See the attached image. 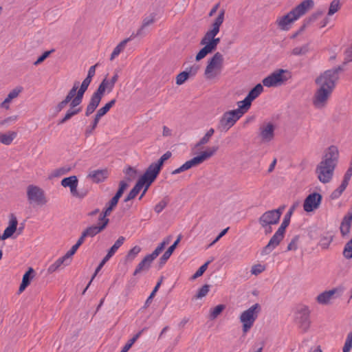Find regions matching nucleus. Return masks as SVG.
Wrapping results in <instances>:
<instances>
[{
	"label": "nucleus",
	"instance_id": "f257e3e1",
	"mask_svg": "<svg viewBox=\"0 0 352 352\" xmlns=\"http://www.w3.org/2000/svg\"><path fill=\"white\" fill-rule=\"evenodd\" d=\"M338 157L339 151L338 148L335 146H329L316 169V173L320 182L327 184L331 180Z\"/></svg>",
	"mask_w": 352,
	"mask_h": 352
},
{
	"label": "nucleus",
	"instance_id": "f03ea898",
	"mask_svg": "<svg viewBox=\"0 0 352 352\" xmlns=\"http://www.w3.org/2000/svg\"><path fill=\"white\" fill-rule=\"evenodd\" d=\"M314 6L313 0H304L296 6L290 12L276 20V23L282 30L287 31L289 29V25L304 15Z\"/></svg>",
	"mask_w": 352,
	"mask_h": 352
},
{
	"label": "nucleus",
	"instance_id": "7ed1b4c3",
	"mask_svg": "<svg viewBox=\"0 0 352 352\" xmlns=\"http://www.w3.org/2000/svg\"><path fill=\"white\" fill-rule=\"evenodd\" d=\"M292 77L291 73L283 69H279L263 78L262 82L265 87H278L284 84Z\"/></svg>",
	"mask_w": 352,
	"mask_h": 352
},
{
	"label": "nucleus",
	"instance_id": "20e7f679",
	"mask_svg": "<svg viewBox=\"0 0 352 352\" xmlns=\"http://www.w3.org/2000/svg\"><path fill=\"white\" fill-rule=\"evenodd\" d=\"M260 311L261 306L258 303H256L242 312L239 319L243 324V331L244 333L248 331L253 326Z\"/></svg>",
	"mask_w": 352,
	"mask_h": 352
},
{
	"label": "nucleus",
	"instance_id": "39448f33",
	"mask_svg": "<svg viewBox=\"0 0 352 352\" xmlns=\"http://www.w3.org/2000/svg\"><path fill=\"white\" fill-rule=\"evenodd\" d=\"M223 63V56L220 52H216L210 58L206 65L204 76L207 79H212L221 71Z\"/></svg>",
	"mask_w": 352,
	"mask_h": 352
},
{
	"label": "nucleus",
	"instance_id": "423d86ee",
	"mask_svg": "<svg viewBox=\"0 0 352 352\" xmlns=\"http://www.w3.org/2000/svg\"><path fill=\"white\" fill-rule=\"evenodd\" d=\"M220 43L219 38L208 36V34H205L200 41V45H204L195 56L196 61H199L205 58L208 54L214 52L218 44Z\"/></svg>",
	"mask_w": 352,
	"mask_h": 352
},
{
	"label": "nucleus",
	"instance_id": "0eeeda50",
	"mask_svg": "<svg viewBox=\"0 0 352 352\" xmlns=\"http://www.w3.org/2000/svg\"><path fill=\"white\" fill-rule=\"evenodd\" d=\"M240 110H231L225 112L221 118L218 129L221 131H228L241 118Z\"/></svg>",
	"mask_w": 352,
	"mask_h": 352
},
{
	"label": "nucleus",
	"instance_id": "6e6552de",
	"mask_svg": "<svg viewBox=\"0 0 352 352\" xmlns=\"http://www.w3.org/2000/svg\"><path fill=\"white\" fill-rule=\"evenodd\" d=\"M27 197L30 204L37 206L45 205L47 202L44 190L35 185H29L27 187Z\"/></svg>",
	"mask_w": 352,
	"mask_h": 352
},
{
	"label": "nucleus",
	"instance_id": "1a4fd4ad",
	"mask_svg": "<svg viewBox=\"0 0 352 352\" xmlns=\"http://www.w3.org/2000/svg\"><path fill=\"white\" fill-rule=\"evenodd\" d=\"M161 170L155 162L151 163L138 179L144 185L146 184L147 188H149L157 177Z\"/></svg>",
	"mask_w": 352,
	"mask_h": 352
},
{
	"label": "nucleus",
	"instance_id": "9d476101",
	"mask_svg": "<svg viewBox=\"0 0 352 352\" xmlns=\"http://www.w3.org/2000/svg\"><path fill=\"white\" fill-rule=\"evenodd\" d=\"M285 230L279 227L274 234L270 239L268 243L263 248L262 255H267L271 253L284 239Z\"/></svg>",
	"mask_w": 352,
	"mask_h": 352
},
{
	"label": "nucleus",
	"instance_id": "9b49d317",
	"mask_svg": "<svg viewBox=\"0 0 352 352\" xmlns=\"http://www.w3.org/2000/svg\"><path fill=\"white\" fill-rule=\"evenodd\" d=\"M338 80L329 70H326L316 79L315 82L317 85L324 86V88L333 91Z\"/></svg>",
	"mask_w": 352,
	"mask_h": 352
},
{
	"label": "nucleus",
	"instance_id": "f8f14e48",
	"mask_svg": "<svg viewBox=\"0 0 352 352\" xmlns=\"http://www.w3.org/2000/svg\"><path fill=\"white\" fill-rule=\"evenodd\" d=\"M322 199V197L320 193L314 192L309 194L304 201V210L307 212H310L318 208Z\"/></svg>",
	"mask_w": 352,
	"mask_h": 352
},
{
	"label": "nucleus",
	"instance_id": "ddd939ff",
	"mask_svg": "<svg viewBox=\"0 0 352 352\" xmlns=\"http://www.w3.org/2000/svg\"><path fill=\"white\" fill-rule=\"evenodd\" d=\"M310 311L307 307H304L296 313V322L303 331H307L310 326Z\"/></svg>",
	"mask_w": 352,
	"mask_h": 352
},
{
	"label": "nucleus",
	"instance_id": "4468645a",
	"mask_svg": "<svg viewBox=\"0 0 352 352\" xmlns=\"http://www.w3.org/2000/svg\"><path fill=\"white\" fill-rule=\"evenodd\" d=\"M332 91L324 88V86H320L314 97L313 103L314 106L317 108L324 107Z\"/></svg>",
	"mask_w": 352,
	"mask_h": 352
},
{
	"label": "nucleus",
	"instance_id": "2eb2a0df",
	"mask_svg": "<svg viewBox=\"0 0 352 352\" xmlns=\"http://www.w3.org/2000/svg\"><path fill=\"white\" fill-rule=\"evenodd\" d=\"M260 133L263 142H270L274 137L275 125L272 122L263 124L260 128Z\"/></svg>",
	"mask_w": 352,
	"mask_h": 352
},
{
	"label": "nucleus",
	"instance_id": "dca6fc26",
	"mask_svg": "<svg viewBox=\"0 0 352 352\" xmlns=\"http://www.w3.org/2000/svg\"><path fill=\"white\" fill-rule=\"evenodd\" d=\"M199 69V66L197 65L187 67L185 71L180 72L176 76V84L181 85L184 84L190 76H195Z\"/></svg>",
	"mask_w": 352,
	"mask_h": 352
},
{
	"label": "nucleus",
	"instance_id": "f3484780",
	"mask_svg": "<svg viewBox=\"0 0 352 352\" xmlns=\"http://www.w3.org/2000/svg\"><path fill=\"white\" fill-rule=\"evenodd\" d=\"M107 81H102L98 87L96 91L91 96L89 104L93 107L97 108L104 96V94L107 89L106 83Z\"/></svg>",
	"mask_w": 352,
	"mask_h": 352
},
{
	"label": "nucleus",
	"instance_id": "a211bd4d",
	"mask_svg": "<svg viewBox=\"0 0 352 352\" xmlns=\"http://www.w3.org/2000/svg\"><path fill=\"white\" fill-rule=\"evenodd\" d=\"M279 222L272 210L265 212L258 219L261 226L276 225Z\"/></svg>",
	"mask_w": 352,
	"mask_h": 352
},
{
	"label": "nucleus",
	"instance_id": "6ab92c4d",
	"mask_svg": "<svg viewBox=\"0 0 352 352\" xmlns=\"http://www.w3.org/2000/svg\"><path fill=\"white\" fill-rule=\"evenodd\" d=\"M17 225L18 221L16 217L13 214H11L9 226L3 231V233L1 235V239L5 240L11 237L16 231Z\"/></svg>",
	"mask_w": 352,
	"mask_h": 352
},
{
	"label": "nucleus",
	"instance_id": "aec40b11",
	"mask_svg": "<svg viewBox=\"0 0 352 352\" xmlns=\"http://www.w3.org/2000/svg\"><path fill=\"white\" fill-rule=\"evenodd\" d=\"M89 85L90 84H87V81H82L80 88L77 90L76 96L69 103V105L72 106V107H76L82 102L83 96L87 90Z\"/></svg>",
	"mask_w": 352,
	"mask_h": 352
},
{
	"label": "nucleus",
	"instance_id": "412c9836",
	"mask_svg": "<svg viewBox=\"0 0 352 352\" xmlns=\"http://www.w3.org/2000/svg\"><path fill=\"white\" fill-rule=\"evenodd\" d=\"M352 225V212H349L342 219L340 230L342 236L348 235Z\"/></svg>",
	"mask_w": 352,
	"mask_h": 352
},
{
	"label": "nucleus",
	"instance_id": "4be33fe9",
	"mask_svg": "<svg viewBox=\"0 0 352 352\" xmlns=\"http://www.w3.org/2000/svg\"><path fill=\"white\" fill-rule=\"evenodd\" d=\"M34 276V270H33V268L30 267L23 276L22 281L20 284L19 289V293L23 292L30 285Z\"/></svg>",
	"mask_w": 352,
	"mask_h": 352
},
{
	"label": "nucleus",
	"instance_id": "5701e85b",
	"mask_svg": "<svg viewBox=\"0 0 352 352\" xmlns=\"http://www.w3.org/2000/svg\"><path fill=\"white\" fill-rule=\"evenodd\" d=\"M182 239V236L179 235L177 239L175 241V242L166 250V251L163 254V255L160 258V265H164L168 258L170 257L171 254L173 253L179 243L180 242Z\"/></svg>",
	"mask_w": 352,
	"mask_h": 352
},
{
	"label": "nucleus",
	"instance_id": "b1692460",
	"mask_svg": "<svg viewBox=\"0 0 352 352\" xmlns=\"http://www.w3.org/2000/svg\"><path fill=\"white\" fill-rule=\"evenodd\" d=\"M107 170H95L91 171L87 177L92 179L93 182L95 183H100L103 182L107 177Z\"/></svg>",
	"mask_w": 352,
	"mask_h": 352
},
{
	"label": "nucleus",
	"instance_id": "393cba45",
	"mask_svg": "<svg viewBox=\"0 0 352 352\" xmlns=\"http://www.w3.org/2000/svg\"><path fill=\"white\" fill-rule=\"evenodd\" d=\"M69 264L70 262L63 256L58 258L54 263L49 266L47 268V272L49 274H52L61 268L62 265H63L64 267L69 265Z\"/></svg>",
	"mask_w": 352,
	"mask_h": 352
},
{
	"label": "nucleus",
	"instance_id": "a878e982",
	"mask_svg": "<svg viewBox=\"0 0 352 352\" xmlns=\"http://www.w3.org/2000/svg\"><path fill=\"white\" fill-rule=\"evenodd\" d=\"M337 292L336 289L325 291L317 296V301L319 304L327 305L333 296Z\"/></svg>",
	"mask_w": 352,
	"mask_h": 352
},
{
	"label": "nucleus",
	"instance_id": "bb28decb",
	"mask_svg": "<svg viewBox=\"0 0 352 352\" xmlns=\"http://www.w3.org/2000/svg\"><path fill=\"white\" fill-rule=\"evenodd\" d=\"M219 150V146H213L211 147H208L206 151H204L199 153V155H197L198 159L199 160L201 164L204 161L208 160L211 157H212L217 151Z\"/></svg>",
	"mask_w": 352,
	"mask_h": 352
},
{
	"label": "nucleus",
	"instance_id": "cd10ccee",
	"mask_svg": "<svg viewBox=\"0 0 352 352\" xmlns=\"http://www.w3.org/2000/svg\"><path fill=\"white\" fill-rule=\"evenodd\" d=\"M152 262L153 261L147 254L137 265L133 272V275L135 276L143 270H148Z\"/></svg>",
	"mask_w": 352,
	"mask_h": 352
},
{
	"label": "nucleus",
	"instance_id": "c85d7f7f",
	"mask_svg": "<svg viewBox=\"0 0 352 352\" xmlns=\"http://www.w3.org/2000/svg\"><path fill=\"white\" fill-rule=\"evenodd\" d=\"M81 111V107H72L69 105V109L67 111L65 116L58 121V125L63 124L67 121L70 120L73 116L78 114Z\"/></svg>",
	"mask_w": 352,
	"mask_h": 352
},
{
	"label": "nucleus",
	"instance_id": "c756f323",
	"mask_svg": "<svg viewBox=\"0 0 352 352\" xmlns=\"http://www.w3.org/2000/svg\"><path fill=\"white\" fill-rule=\"evenodd\" d=\"M298 202H294L292 204V206L289 208V210L284 216L283 220L280 226V228L286 230V228L289 225L291 217L294 213V210H296V208L298 206Z\"/></svg>",
	"mask_w": 352,
	"mask_h": 352
},
{
	"label": "nucleus",
	"instance_id": "7c9ffc66",
	"mask_svg": "<svg viewBox=\"0 0 352 352\" xmlns=\"http://www.w3.org/2000/svg\"><path fill=\"white\" fill-rule=\"evenodd\" d=\"M155 14L153 13L149 16L144 19L142 26L138 29L135 36H142L145 34L144 30L146 27L151 25L155 21Z\"/></svg>",
	"mask_w": 352,
	"mask_h": 352
},
{
	"label": "nucleus",
	"instance_id": "2f4dec72",
	"mask_svg": "<svg viewBox=\"0 0 352 352\" xmlns=\"http://www.w3.org/2000/svg\"><path fill=\"white\" fill-rule=\"evenodd\" d=\"M134 34H133L130 38H126L121 41L113 50L111 53L110 60H113L116 56H118L120 53L124 49L126 44L131 40V37H134Z\"/></svg>",
	"mask_w": 352,
	"mask_h": 352
},
{
	"label": "nucleus",
	"instance_id": "473e14b6",
	"mask_svg": "<svg viewBox=\"0 0 352 352\" xmlns=\"http://www.w3.org/2000/svg\"><path fill=\"white\" fill-rule=\"evenodd\" d=\"M77 187L78 184L71 186L69 188L70 193L74 197L82 199L87 196L88 190L85 188L78 190Z\"/></svg>",
	"mask_w": 352,
	"mask_h": 352
},
{
	"label": "nucleus",
	"instance_id": "72a5a7b5",
	"mask_svg": "<svg viewBox=\"0 0 352 352\" xmlns=\"http://www.w3.org/2000/svg\"><path fill=\"white\" fill-rule=\"evenodd\" d=\"M16 137V133L9 131L8 133H0V142L5 145H10Z\"/></svg>",
	"mask_w": 352,
	"mask_h": 352
},
{
	"label": "nucleus",
	"instance_id": "f704fd0d",
	"mask_svg": "<svg viewBox=\"0 0 352 352\" xmlns=\"http://www.w3.org/2000/svg\"><path fill=\"white\" fill-rule=\"evenodd\" d=\"M104 230V225L103 226H91L86 228L83 232L87 236L94 237L97 234Z\"/></svg>",
	"mask_w": 352,
	"mask_h": 352
},
{
	"label": "nucleus",
	"instance_id": "c9c22d12",
	"mask_svg": "<svg viewBox=\"0 0 352 352\" xmlns=\"http://www.w3.org/2000/svg\"><path fill=\"white\" fill-rule=\"evenodd\" d=\"M252 102V100L246 96L243 100L238 102L239 108L236 110H240V112L242 113L243 116L250 108Z\"/></svg>",
	"mask_w": 352,
	"mask_h": 352
},
{
	"label": "nucleus",
	"instance_id": "e433bc0d",
	"mask_svg": "<svg viewBox=\"0 0 352 352\" xmlns=\"http://www.w3.org/2000/svg\"><path fill=\"white\" fill-rule=\"evenodd\" d=\"M100 119V116H98V115L95 114L94 120H92L91 124L88 126H87L85 129V135L87 138L90 136L94 132V131L96 129Z\"/></svg>",
	"mask_w": 352,
	"mask_h": 352
},
{
	"label": "nucleus",
	"instance_id": "4c0bfd02",
	"mask_svg": "<svg viewBox=\"0 0 352 352\" xmlns=\"http://www.w3.org/2000/svg\"><path fill=\"white\" fill-rule=\"evenodd\" d=\"M125 241V238L124 236H120L114 244L110 248L107 254L110 258H111L114 254L117 252V250L122 246Z\"/></svg>",
	"mask_w": 352,
	"mask_h": 352
},
{
	"label": "nucleus",
	"instance_id": "58836bf2",
	"mask_svg": "<svg viewBox=\"0 0 352 352\" xmlns=\"http://www.w3.org/2000/svg\"><path fill=\"white\" fill-rule=\"evenodd\" d=\"M263 86L258 83L250 90L248 96L253 101L263 91Z\"/></svg>",
	"mask_w": 352,
	"mask_h": 352
},
{
	"label": "nucleus",
	"instance_id": "ea45409f",
	"mask_svg": "<svg viewBox=\"0 0 352 352\" xmlns=\"http://www.w3.org/2000/svg\"><path fill=\"white\" fill-rule=\"evenodd\" d=\"M116 99L113 98L109 102L106 103L103 107L100 108L97 112L96 115L100 116V118L103 117L104 115L107 113V112L110 110V109L116 104Z\"/></svg>",
	"mask_w": 352,
	"mask_h": 352
},
{
	"label": "nucleus",
	"instance_id": "a19ab883",
	"mask_svg": "<svg viewBox=\"0 0 352 352\" xmlns=\"http://www.w3.org/2000/svg\"><path fill=\"white\" fill-rule=\"evenodd\" d=\"M111 258L106 255L102 259V261H100V263H99V265H98V267H96V270H95V272L94 274V275L92 276L91 278V280L89 281V283H88V285H87V287H85V289H84V291L82 292V294H84L86 292V290L87 289V288L89 287V285H91V281L94 280V278H95V276L97 275V274L101 270V269L102 268V267L104 266V265Z\"/></svg>",
	"mask_w": 352,
	"mask_h": 352
},
{
	"label": "nucleus",
	"instance_id": "79ce46f5",
	"mask_svg": "<svg viewBox=\"0 0 352 352\" xmlns=\"http://www.w3.org/2000/svg\"><path fill=\"white\" fill-rule=\"evenodd\" d=\"M60 184L65 188H66V187L70 188L72 186L78 184V178L76 176L72 175V176H69V177L63 178L61 180Z\"/></svg>",
	"mask_w": 352,
	"mask_h": 352
},
{
	"label": "nucleus",
	"instance_id": "37998d69",
	"mask_svg": "<svg viewBox=\"0 0 352 352\" xmlns=\"http://www.w3.org/2000/svg\"><path fill=\"white\" fill-rule=\"evenodd\" d=\"M201 164V162L198 159L197 156L194 157L191 160L186 162L184 164L182 165V169L184 171L188 170L190 168L197 166L198 165Z\"/></svg>",
	"mask_w": 352,
	"mask_h": 352
},
{
	"label": "nucleus",
	"instance_id": "c03bdc74",
	"mask_svg": "<svg viewBox=\"0 0 352 352\" xmlns=\"http://www.w3.org/2000/svg\"><path fill=\"white\" fill-rule=\"evenodd\" d=\"M141 248L138 245L134 246L131 248L126 255L125 259L126 261L131 262L134 260L136 256L140 252Z\"/></svg>",
	"mask_w": 352,
	"mask_h": 352
},
{
	"label": "nucleus",
	"instance_id": "a18cd8bd",
	"mask_svg": "<svg viewBox=\"0 0 352 352\" xmlns=\"http://www.w3.org/2000/svg\"><path fill=\"white\" fill-rule=\"evenodd\" d=\"M119 198H118L116 196H113L106 204L105 208L104 210H106V212L111 213V212L115 209L116 206L118 205V203L119 201Z\"/></svg>",
	"mask_w": 352,
	"mask_h": 352
},
{
	"label": "nucleus",
	"instance_id": "49530a36",
	"mask_svg": "<svg viewBox=\"0 0 352 352\" xmlns=\"http://www.w3.org/2000/svg\"><path fill=\"white\" fill-rule=\"evenodd\" d=\"M226 306L224 305H218L210 310V318L214 320L217 318L221 312L225 309Z\"/></svg>",
	"mask_w": 352,
	"mask_h": 352
},
{
	"label": "nucleus",
	"instance_id": "de8ad7c7",
	"mask_svg": "<svg viewBox=\"0 0 352 352\" xmlns=\"http://www.w3.org/2000/svg\"><path fill=\"white\" fill-rule=\"evenodd\" d=\"M309 44H305L300 47H296L292 50V54L294 56H302L309 52Z\"/></svg>",
	"mask_w": 352,
	"mask_h": 352
},
{
	"label": "nucleus",
	"instance_id": "09e8293b",
	"mask_svg": "<svg viewBox=\"0 0 352 352\" xmlns=\"http://www.w3.org/2000/svg\"><path fill=\"white\" fill-rule=\"evenodd\" d=\"M146 328L142 329L141 331L138 332L132 338L128 340L126 344L123 346V349L128 351L132 345L136 342V340L141 336L142 333L144 331Z\"/></svg>",
	"mask_w": 352,
	"mask_h": 352
},
{
	"label": "nucleus",
	"instance_id": "8fccbe9b",
	"mask_svg": "<svg viewBox=\"0 0 352 352\" xmlns=\"http://www.w3.org/2000/svg\"><path fill=\"white\" fill-rule=\"evenodd\" d=\"M162 277L161 278V279L157 283L156 285L155 286V287L153 288L152 292L151 293V294L149 295V296L147 298L146 302H145V304H144V307H147L149 306V305L151 304L153 297L155 296L156 292L158 291L160 285H161V283H162Z\"/></svg>",
	"mask_w": 352,
	"mask_h": 352
},
{
	"label": "nucleus",
	"instance_id": "3c124183",
	"mask_svg": "<svg viewBox=\"0 0 352 352\" xmlns=\"http://www.w3.org/2000/svg\"><path fill=\"white\" fill-rule=\"evenodd\" d=\"M213 261L212 258L211 260H209L206 261L204 265H202L197 270V272L192 275V279H196L199 278V276H202L203 274L206 271L208 265Z\"/></svg>",
	"mask_w": 352,
	"mask_h": 352
},
{
	"label": "nucleus",
	"instance_id": "603ef678",
	"mask_svg": "<svg viewBox=\"0 0 352 352\" xmlns=\"http://www.w3.org/2000/svg\"><path fill=\"white\" fill-rule=\"evenodd\" d=\"M144 184L138 179L133 188L129 192V195L134 199L140 192V190L144 187Z\"/></svg>",
	"mask_w": 352,
	"mask_h": 352
},
{
	"label": "nucleus",
	"instance_id": "864d4df0",
	"mask_svg": "<svg viewBox=\"0 0 352 352\" xmlns=\"http://www.w3.org/2000/svg\"><path fill=\"white\" fill-rule=\"evenodd\" d=\"M340 8V3L339 0H333L329 6L328 15L331 16L334 14Z\"/></svg>",
	"mask_w": 352,
	"mask_h": 352
},
{
	"label": "nucleus",
	"instance_id": "5fc2aeb1",
	"mask_svg": "<svg viewBox=\"0 0 352 352\" xmlns=\"http://www.w3.org/2000/svg\"><path fill=\"white\" fill-rule=\"evenodd\" d=\"M128 186H129V184H128L127 181H125V180L120 181L119 183L118 189L117 192H116V194L114 195V196L120 199V197L122 196L124 192L128 188Z\"/></svg>",
	"mask_w": 352,
	"mask_h": 352
},
{
	"label": "nucleus",
	"instance_id": "6e6d98bb",
	"mask_svg": "<svg viewBox=\"0 0 352 352\" xmlns=\"http://www.w3.org/2000/svg\"><path fill=\"white\" fill-rule=\"evenodd\" d=\"M118 74L117 73H116L111 78V79L110 80H108L107 79V78H104L102 81H104L106 80L107 81V89H108V92H111L113 87H114V85L116 84V82L118 81Z\"/></svg>",
	"mask_w": 352,
	"mask_h": 352
},
{
	"label": "nucleus",
	"instance_id": "4d7b16f0",
	"mask_svg": "<svg viewBox=\"0 0 352 352\" xmlns=\"http://www.w3.org/2000/svg\"><path fill=\"white\" fill-rule=\"evenodd\" d=\"M299 239H300V235H295L291 240L290 243L288 244L287 250V251L296 250L298 248V243L299 241Z\"/></svg>",
	"mask_w": 352,
	"mask_h": 352
},
{
	"label": "nucleus",
	"instance_id": "13d9d810",
	"mask_svg": "<svg viewBox=\"0 0 352 352\" xmlns=\"http://www.w3.org/2000/svg\"><path fill=\"white\" fill-rule=\"evenodd\" d=\"M210 285H203L197 292V294L195 296V298H201L207 295L209 292Z\"/></svg>",
	"mask_w": 352,
	"mask_h": 352
},
{
	"label": "nucleus",
	"instance_id": "bf43d9fd",
	"mask_svg": "<svg viewBox=\"0 0 352 352\" xmlns=\"http://www.w3.org/2000/svg\"><path fill=\"white\" fill-rule=\"evenodd\" d=\"M324 14V11L318 10L316 12L313 13L309 17L305 19V20L307 21V23L309 25L311 23L315 22L318 19L322 16Z\"/></svg>",
	"mask_w": 352,
	"mask_h": 352
},
{
	"label": "nucleus",
	"instance_id": "052dcab7",
	"mask_svg": "<svg viewBox=\"0 0 352 352\" xmlns=\"http://www.w3.org/2000/svg\"><path fill=\"white\" fill-rule=\"evenodd\" d=\"M98 63L91 66L89 67L87 73V77L83 80L84 81H87V84H90L92 80V78L95 76L96 68L98 67Z\"/></svg>",
	"mask_w": 352,
	"mask_h": 352
},
{
	"label": "nucleus",
	"instance_id": "680f3d73",
	"mask_svg": "<svg viewBox=\"0 0 352 352\" xmlns=\"http://www.w3.org/2000/svg\"><path fill=\"white\" fill-rule=\"evenodd\" d=\"M109 215H110V213H108L107 212L106 213V210H103V211L102 212V213L99 216L98 220L101 223H99L98 226H103V225H104V228H105L107 227V226L108 225L109 222V219L107 217H108Z\"/></svg>",
	"mask_w": 352,
	"mask_h": 352
},
{
	"label": "nucleus",
	"instance_id": "e2e57ef3",
	"mask_svg": "<svg viewBox=\"0 0 352 352\" xmlns=\"http://www.w3.org/2000/svg\"><path fill=\"white\" fill-rule=\"evenodd\" d=\"M168 200L166 198L161 200L155 206L154 210L156 213H160L168 205Z\"/></svg>",
	"mask_w": 352,
	"mask_h": 352
},
{
	"label": "nucleus",
	"instance_id": "0e129e2a",
	"mask_svg": "<svg viewBox=\"0 0 352 352\" xmlns=\"http://www.w3.org/2000/svg\"><path fill=\"white\" fill-rule=\"evenodd\" d=\"M352 348V331L350 332L346 339L344 345L342 349L343 352H350Z\"/></svg>",
	"mask_w": 352,
	"mask_h": 352
},
{
	"label": "nucleus",
	"instance_id": "69168bd1",
	"mask_svg": "<svg viewBox=\"0 0 352 352\" xmlns=\"http://www.w3.org/2000/svg\"><path fill=\"white\" fill-rule=\"evenodd\" d=\"M172 155L170 151L166 152L164 155H162L160 158L155 162V163L162 169L164 165V163L166 160H168Z\"/></svg>",
	"mask_w": 352,
	"mask_h": 352
},
{
	"label": "nucleus",
	"instance_id": "338daca9",
	"mask_svg": "<svg viewBox=\"0 0 352 352\" xmlns=\"http://www.w3.org/2000/svg\"><path fill=\"white\" fill-rule=\"evenodd\" d=\"M54 52V50L52 49L49 51L44 52L38 58L37 60L34 63V65H38L41 63H43L49 56Z\"/></svg>",
	"mask_w": 352,
	"mask_h": 352
},
{
	"label": "nucleus",
	"instance_id": "774afa93",
	"mask_svg": "<svg viewBox=\"0 0 352 352\" xmlns=\"http://www.w3.org/2000/svg\"><path fill=\"white\" fill-rule=\"evenodd\" d=\"M18 116H11L0 121V127L9 126L16 121Z\"/></svg>",
	"mask_w": 352,
	"mask_h": 352
}]
</instances>
